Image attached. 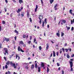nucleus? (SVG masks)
<instances>
[{"instance_id": "1", "label": "nucleus", "mask_w": 74, "mask_h": 74, "mask_svg": "<svg viewBox=\"0 0 74 74\" xmlns=\"http://www.w3.org/2000/svg\"><path fill=\"white\" fill-rule=\"evenodd\" d=\"M39 17H38V18H39L40 20L39 23L40 24H41L42 21V19H43V17H42V16L41 15H39Z\"/></svg>"}, {"instance_id": "2", "label": "nucleus", "mask_w": 74, "mask_h": 74, "mask_svg": "<svg viewBox=\"0 0 74 74\" xmlns=\"http://www.w3.org/2000/svg\"><path fill=\"white\" fill-rule=\"evenodd\" d=\"M69 62L70 65V67L71 68V71H73V69L72 67L73 66V62L69 61Z\"/></svg>"}, {"instance_id": "3", "label": "nucleus", "mask_w": 74, "mask_h": 74, "mask_svg": "<svg viewBox=\"0 0 74 74\" xmlns=\"http://www.w3.org/2000/svg\"><path fill=\"white\" fill-rule=\"evenodd\" d=\"M19 45H23V47H26V44H24V43H23V42L22 41V40L20 41L19 42Z\"/></svg>"}, {"instance_id": "4", "label": "nucleus", "mask_w": 74, "mask_h": 74, "mask_svg": "<svg viewBox=\"0 0 74 74\" xmlns=\"http://www.w3.org/2000/svg\"><path fill=\"white\" fill-rule=\"evenodd\" d=\"M3 50L5 51V53H4V55H6V53H8V49L6 48H4L3 49Z\"/></svg>"}, {"instance_id": "5", "label": "nucleus", "mask_w": 74, "mask_h": 74, "mask_svg": "<svg viewBox=\"0 0 74 74\" xmlns=\"http://www.w3.org/2000/svg\"><path fill=\"white\" fill-rule=\"evenodd\" d=\"M4 41H6V42H8V41H9V40H10L9 38H7L5 37L3 39Z\"/></svg>"}, {"instance_id": "6", "label": "nucleus", "mask_w": 74, "mask_h": 74, "mask_svg": "<svg viewBox=\"0 0 74 74\" xmlns=\"http://www.w3.org/2000/svg\"><path fill=\"white\" fill-rule=\"evenodd\" d=\"M13 66L14 69H16V67H17V66L16 65H15V63H13Z\"/></svg>"}, {"instance_id": "7", "label": "nucleus", "mask_w": 74, "mask_h": 74, "mask_svg": "<svg viewBox=\"0 0 74 74\" xmlns=\"http://www.w3.org/2000/svg\"><path fill=\"white\" fill-rule=\"evenodd\" d=\"M21 11L22 10H21V9H20V8H19L18 9V10L16 11V12L17 13H19V12H21Z\"/></svg>"}, {"instance_id": "8", "label": "nucleus", "mask_w": 74, "mask_h": 74, "mask_svg": "<svg viewBox=\"0 0 74 74\" xmlns=\"http://www.w3.org/2000/svg\"><path fill=\"white\" fill-rule=\"evenodd\" d=\"M18 58V60H19L20 59V57H19V56H18V54H16V59H17V58Z\"/></svg>"}, {"instance_id": "9", "label": "nucleus", "mask_w": 74, "mask_h": 74, "mask_svg": "<svg viewBox=\"0 0 74 74\" xmlns=\"http://www.w3.org/2000/svg\"><path fill=\"white\" fill-rule=\"evenodd\" d=\"M18 1L20 4H22V3H23V0H19Z\"/></svg>"}, {"instance_id": "10", "label": "nucleus", "mask_w": 74, "mask_h": 74, "mask_svg": "<svg viewBox=\"0 0 74 74\" xmlns=\"http://www.w3.org/2000/svg\"><path fill=\"white\" fill-rule=\"evenodd\" d=\"M34 67V64H32L31 66V69L32 70V69H33Z\"/></svg>"}, {"instance_id": "11", "label": "nucleus", "mask_w": 74, "mask_h": 74, "mask_svg": "<svg viewBox=\"0 0 74 74\" xmlns=\"http://www.w3.org/2000/svg\"><path fill=\"white\" fill-rule=\"evenodd\" d=\"M22 49H21V47H20V46H18V51H21V50Z\"/></svg>"}, {"instance_id": "12", "label": "nucleus", "mask_w": 74, "mask_h": 74, "mask_svg": "<svg viewBox=\"0 0 74 74\" xmlns=\"http://www.w3.org/2000/svg\"><path fill=\"white\" fill-rule=\"evenodd\" d=\"M49 44L47 43L46 45L47 47H46V48L47 49V50H48V48H49Z\"/></svg>"}, {"instance_id": "13", "label": "nucleus", "mask_w": 74, "mask_h": 74, "mask_svg": "<svg viewBox=\"0 0 74 74\" xmlns=\"http://www.w3.org/2000/svg\"><path fill=\"white\" fill-rule=\"evenodd\" d=\"M61 21L63 23H66V21L64 20H61Z\"/></svg>"}, {"instance_id": "14", "label": "nucleus", "mask_w": 74, "mask_h": 74, "mask_svg": "<svg viewBox=\"0 0 74 74\" xmlns=\"http://www.w3.org/2000/svg\"><path fill=\"white\" fill-rule=\"evenodd\" d=\"M6 64L7 65H8V66H9V65L10 64V61H8L7 63H6Z\"/></svg>"}, {"instance_id": "15", "label": "nucleus", "mask_w": 74, "mask_h": 74, "mask_svg": "<svg viewBox=\"0 0 74 74\" xmlns=\"http://www.w3.org/2000/svg\"><path fill=\"white\" fill-rule=\"evenodd\" d=\"M27 17L28 18L29 17V16H30V14H29V12H27Z\"/></svg>"}, {"instance_id": "16", "label": "nucleus", "mask_w": 74, "mask_h": 74, "mask_svg": "<svg viewBox=\"0 0 74 74\" xmlns=\"http://www.w3.org/2000/svg\"><path fill=\"white\" fill-rule=\"evenodd\" d=\"M49 1L50 4H52L53 3V1H54V0H49Z\"/></svg>"}, {"instance_id": "17", "label": "nucleus", "mask_w": 74, "mask_h": 74, "mask_svg": "<svg viewBox=\"0 0 74 74\" xmlns=\"http://www.w3.org/2000/svg\"><path fill=\"white\" fill-rule=\"evenodd\" d=\"M37 67H38V66L37 65V63H36L35 64V69H37Z\"/></svg>"}, {"instance_id": "18", "label": "nucleus", "mask_w": 74, "mask_h": 74, "mask_svg": "<svg viewBox=\"0 0 74 74\" xmlns=\"http://www.w3.org/2000/svg\"><path fill=\"white\" fill-rule=\"evenodd\" d=\"M14 32L16 33L17 34H19V32L16 29L14 30Z\"/></svg>"}, {"instance_id": "19", "label": "nucleus", "mask_w": 74, "mask_h": 74, "mask_svg": "<svg viewBox=\"0 0 74 74\" xmlns=\"http://www.w3.org/2000/svg\"><path fill=\"white\" fill-rule=\"evenodd\" d=\"M53 57H55V56H56V55L55 54V51H53Z\"/></svg>"}, {"instance_id": "20", "label": "nucleus", "mask_w": 74, "mask_h": 74, "mask_svg": "<svg viewBox=\"0 0 74 74\" xmlns=\"http://www.w3.org/2000/svg\"><path fill=\"white\" fill-rule=\"evenodd\" d=\"M10 64L11 66H13V65L14 64H13V63H12V62H10Z\"/></svg>"}, {"instance_id": "21", "label": "nucleus", "mask_w": 74, "mask_h": 74, "mask_svg": "<svg viewBox=\"0 0 74 74\" xmlns=\"http://www.w3.org/2000/svg\"><path fill=\"white\" fill-rule=\"evenodd\" d=\"M42 63L41 64V66H42L43 67H44V63L43 62H42Z\"/></svg>"}, {"instance_id": "22", "label": "nucleus", "mask_w": 74, "mask_h": 74, "mask_svg": "<svg viewBox=\"0 0 74 74\" xmlns=\"http://www.w3.org/2000/svg\"><path fill=\"white\" fill-rule=\"evenodd\" d=\"M12 56H13L14 55H15V52L14 51H13L12 53Z\"/></svg>"}, {"instance_id": "23", "label": "nucleus", "mask_w": 74, "mask_h": 74, "mask_svg": "<svg viewBox=\"0 0 74 74\" xmlns=\"http://www.w3.org/2000/svg\"><path fill=\"white\" fill-rule=\"evenodd\" d=\"M56 35L57 36H58V37H59L60 36V33H57Z\"/></svg>"}, {"instance_id": "24", "label": "nucleus", "mask_w": 74, "mask_h": 74, "mask_svg": "<svg viewBox=\"0 0 74 74\" xmlns=\"http://www.w3.org/2000/svg\"><path fill=\"white\" fill-rule=\"evenodd\" d=\"M42 26L43 27H44V21H42Z\"/></svg>"}, {"instance_id": "25", "label": "nucleus", "mask_w": 74, "mask_h": 74, "mask_svg": "<svg viewBox=\"0 0 74 74\" xmlns=\"http://www.w3.org/2000/svg\"><path fill=\"white\" fill-rule=\"evenodd\" d=\"M72 11H73V10H72L71 9L70 10H69V12L70 14H73V13H72Z\"/></svg>"}, {"instance_id": "26", "label": "nucleus", "mask_w": 74, "mask_h": 74, "mask_svg": "<svg viewBox=\"0 0 74 74\" xmlns=\"http://www.w3.org/2000/svg\"><path fill=\"white\" fill-rule=\"evenodd\" d=\"M64 33L63 32H61V37H63V36H64Z\"/></svg>"}, {"instance_id": "27", "label": "nucleus", "mask_w": 74, "mask_h": 74, "mask_svg": "<svg viewBox=\"0 0 74 74\" xmlns=\"http://www.w3.org/2000/svg\"><path fill=\"white\" fill-rule=\"evenodd\" d=\"M21 15V16H24V12H23V13H22Z\"/></svg>"}, {"instance_id": "28", "label": "nucleus", "mask_w": 74, "mask_h": 74, "mask_svg": "<svg viewBox=\"0 0 74 74\" xmlns=\"http://www.w3.org/2000/svg\"><path fill=\"white\" fill-rule=\"evenodd\" d=\"M65 50L66 52H67L69 50V49H65Z\"/></svg>"}, {"instance_id": "29", "label": "nucleus", "mask_w": 74, "mask_h": 74, "mask_svg": "<svg viewBox=\"0 0 74 74\" xmlns=\"http://www.w3.org/2000/svg\"><path fill=\"white\" fill-rule=\"evenodd\" d=\"M40 70H41V69L40 68V67H38V72H40Z\"/></svg>"}, {"instance_id": "30", "label": "nucleus", "mask_w": 74, "mask_h": 74, "mask_svg": "<svg viewBox=\"0 0 74 74\" xmlns=\"http://www.w3.org/2000/svg\"><path fill=\"white\" fill-rule=\"evenodd\" d=\"M47 73H48L49 72V68H48V67H47Z\"/></svg>"}, {"instance_id": "31", "label": "nucleus", "mask_w": 74, "mask_h": 74, "mask_svg": "<svg viewBox=\"0 0 74 74\" xmlns=\"http://www.w3.org/2000/svg\"><path fill=\"white\" fill-rule=\"evenodd\" d=\"M23 38H26V36L25 34H23Z\"/></svg>"}, {"instance_id": "32", "label": "nucleus", "mask_w": 74, "mask_h": 74, "mask_svg": "<svg viewBox=\"0 0 74 74\" xmlns=\"http://www.w3.org/2000/svg\"><path fill=\"white\" fill-rule=\"evenodd\" d=\"M52 53H51V55H50V57L49 58H48V59H51V57H52Z\"/></svg>"}, {"instance_id": "33", "label": "nucleus", "mask_w": 74, "mask_h": 74, "mask_svg": "<svg viewBox=\"0 0 74 74\" xmlns=\"http://www.w3.org/2000/svg\"><path fill=\"white\" fill-rule=\"evenodd\" d=\"M39 50L40 51H41V50L42 49V47H41V46H39Z\"/></svg>"}, {"instance_id": "34", "label": "nucleus", "mask_w": 74, "mask_h": 74, "mask_svg": "<svg viewBox=\"0 0 74 74\" xmlns=\"http://www.w3.org/2000/svg\"><path fill=\"white\" fill-rule=\"evenodd\" d=\"M5 68L6 69H8V66H7V65L6 64L5 66Z\"/></svg>"}, {"instance_id": "35", "label": "nucleus", "mask_w": 74, "mask_h": 74, "mask_svg": "<svg viewBox=\"0 0 74 74\" xmlns=\"http://www.w3.org/2000/svg\"><path fill=\"white\" fill-rule=\"evenodd\" d=\"M66 56L67 57V58H68V59H69V58H70V56H69V54H67Z\"/></svg>"}, {"instance_id": "36", "label": "nucleus", "mask_w": 74, "mask_h": 74, "mask_svg": "<svg viewBox=\"0 0 74 74\" xmlns=\"http://www.w3.org/2000/svg\"><path fill=\"white\" fill-rule=\"evenodd\" d=\"M2 48V44L1 43H0V49Z\"/></svg>"}, {"instance_id": "37", "label": "nucleus", "mask_w": 74, "mask_h": 74, "mask_svg": "<svg viewBox=\"0 0 74 74\" xmlns=\"http://www.w3.org/2000/svg\"><path fill=\"white\" fill-rule=\"evenodd\" d=\"M28 66H25V69H29V68L28 67Z\"/></svg>"}, {"instance_id": "38", "label": "nucleus", "mask_w": 74, "mask_h": 74, "mask_svg": "<svg viewBox=\"0 0 74 74\" xmlns=\"http://www.w3.org/2000/svg\"><path fill=\"white\" fill-rule=\"evenodd\" d=\"M2 23L4 25L5 24V22L4 21H2Z\"/></svg>"}, {"instance_id": "39", "label": "nucleus", "mask_w": 74, "mask_h": 74, "mask_svg": "<svg viewBox=\"0 0 74 74\" xmlns=\"http://www.w3.org/2000/svg\"><path fill=\"white\" fill-rule=\"evenodd\" d=\"M62 51H63V52H65V51L64 50V49L62 48Z\"/></svg>"}, {"instance_id": "40", "label": "nucleus", "mask_w": 74, "mask_h": 74, "mask_svg": "<svg viewBox=\"0 0 74 74\" xmlns=\"http://www.w3.org/2000/svg\"><path fill=\"white\" fill-rule=\"evenodd\" d=\"M71 31H73L74 30V27H72L71 29Z\"/></svg>"}, {"instance_id": "41", "label": "nucleus", "mask_w": 74, "mask_h": 74, "mask_svg": "<svg viewBox=\"0 0 74 74\" xmlns=\"http://www.w3.org/2000/svg\"><path fill=\"white\" fill-rule=\"evenodd\" d=\"M28 44H31V41L30 40L28 42Z\"/></svg>"}, {"instance_id": "42", "label": "nucleus", "mask_w": 74, "mask_h": 74, "mask_svg": "<svg viewBox=\"0 0 74 74\" xmlns=\"http://www.w3.org/2000/svg\"><path fill=\"white\" fill-rule=\"evenodd\" d=\"M29 19L30 20V22H32V18H29Z\"/></svg>"}, {"instance_id": "43", "label": "nucleus", "mask_w": 74, "mask_h": 74, "mask_svg": "<svg viewBox=\"0 0 74 74\" xmlns=\"http://www.w3.org/2000/svg\"><path fill=\"white\" fill-rule=\"evenodd\" d=\"M56 55H57V56H58L59 55H58V54H59V52H58V51H57L56 52Z\"/></svg>"}, {"instance_id": "44", "label": "nucleus", "mask_w": 74, "mask_h": 74, "mask_svg": "<svg viewBox=\"0 0 74 74\" xmlns=\"http://www.w3.org/2000/svg\"><path fill=\"white\" fill-rule=\"evenodd\" d=\"M44 22H45V23L47 22V18H45V19Z\"/></svg>"}, {"instance_id": "45", "label": "nucleus", "mask_w": 74, "mask_h": 74, "mask_svg": "<svg viewBox=\"0 0 74 74\" xmlns=\"http://www.w3.org/2000/svg\"><path fill=\"white\" fill-rule=\"evenodd\" d=\"M58 5V4H56V5L54 6V8H56Z\"/></svg>"}, {"instance_id": "46", "label": "nucleus", "mask_w": 74, "mask_h": 74, "mask_svg": "<svg viewBox=\"0 0 74 74\" xmlns=\"http://www.w3.org/2000/svg\"><path fill=\"white\" fill-rule=\"evenodd\" d=\"M24 64H25V66H28V64H27V63H24Z\"/></svg>"}, {"instance_id": "47", "label": "nucleus", "mask_w": 74, "mask_h": 74, "mask_svg": "<svg viewBox=\"0 0 74 74\" xmlns=\"http://www.w3.org/2000/svg\"><path fill=\"white\" fill-rule=\"evenodd\" d=\"M38 6L37 5H36V8L37 9H38Z\"/></svg>"}, {"instance_id": "48", "label": "nucleus", "mask_w": 74, "mask_h": 74, "mask_svg": "<svg viewBox=\"0 0 74 74\" xmlns=\"http://www.w3.org/2000/svg\"><path fill=\"white\" fill-rule=\"evenodd\" d=\"M36 41V38H35L34 39V42H35Z\"/></svg>"}, {"instance_id": "49", "label": "nucleus", "mask_w": 74, "mask_h": 74, "mask_svg": "<svg viewBox=\"0 0 74 74\" xmlns=\"http://www.w3.org/2000/svg\"><path fill=\"white\" fill-rule=\"evenodd\" d=\"M3 58L4 59L6 60V61H7V59L6 58V57H4Z\"/></svg>"}, {"instance_id": "50", "label": "nucleus", "mask_w": 74, "mask_h": 74, "mask_svg": "<svg viewBox=\"0 0 74 74\" xmlns=\"http://www.w3.org/2000/svg\"><path fill=\"white\" fill-rule=\"evenodd\" d=\"M70 27H67V30H70Z\"/></svg>"}, {"instance_id": "51", "label": "nucleus", "mask_w": 74, "mask_h": 74, "mask_svg": "<svg viewBox=\"0 0 74 74\" xmlns=\"http://www.w3.org/2000/svg\"><path fill=\"white\" fill-rule=\"evenodd\" d=\"M41 2L42 3V4H43V1H42V0H40Z\"/></svg>"}, {"instance_id": "52", "label": "nucleus", "mask_w": 74, "mask_h": 74, "mask_svg": "<svg viewBox=\"0 0 74 74\" xmlns=\"http://www.w3.org/2000/svg\"><path fill=\"white\" fill-rule=\"evenodd\" d=\"M37 9H36V8L35 9V12H37Z\"/></svg>"}, {"instance_id": "53", "label": "nucleus", "mask_w": 74, "mask_h": 74, "mask_svg": "<svg viewBox=\"0 0 74 74\" xmlns=\"http://www.w3.org/2000/svg\"><path fill=\"white\" fill-rule=\"evenodd\" d=\"M8 74H11V72H10V71H8Z\"/></svg>"}, {"instance_id": "54", "label": "nucleus", "mask_w": 74, "mask_h": 74, "mask_svg": "<svg viewBox=\"0 0 74 74\" xmlns=\"http://www.w3.org/2000/svg\"><path fill=\"white\" fill-rule=\"evenodd\" d=\"M57 64L58 66H60V65L59 64V63L58 62Z\"/></svg>"}, {"instance_id": "55", "label": "nucleus", "mask_w": 74, "mask_h": 74, "mask_svg": "<svg viewBox=\"0 0 74 74\" xmlns=\"http://www.w3.org/2000/svg\"><path fill=\"white\" fill-rule=\"evenodd\" d=\"M71 24H73V20H71Z\"/></svg>"}, {"instance_id": "56", "label": "nucleus", "mask_w": 74, "mask_h": 74, "mask_svg": "<svg viewBox=\"0 0 74 74\" xmlns=\"http://www.w3.org/2000/svg\"><path fill=\"white\" fill-rule=\"evenodd\" d=\"M74 54H73V55L72 56H71V58H73L74 57Z\"/></svg>"}, {"instance_id": "57", "label": "nucleus", "mask_w": 74, "mask_h": 74, "mask_svg": "<svg viewBox=\"0 0 74 74\" xmlns=\"http://www.w3.org/2000/svg\"><path fill=\"white\" fill-rule=\"evenodd\" d=\"M4 10L5 12H7V8H5Z\"/></svg>"}, {"instance_id": "58", "label": "nucleus", "mask_w": 74, "mask_h": 74, "mask_svg": "<svg viewBox=\"0 0 74 74\" xmlns=\"http://www.w3.org/2000/svg\"><path fill=\"white\" fill-rule=\"evenodd\" d=\"M14 40H15L16 41V36H15L14 37Z\"/></svg>"}, {"instance_id": "59", "label": "nucleus", "mask_w": 74, "mask_h": 74, "mask_svg": "<svg viewBox=\"0 0 74 74\" xmlns=\"http://www.w3.org/2000/svg\"><path fill=\"white\" fill-rule=\"evenodd\" d=\"M1 31V26L0 25V32Z\"/></svg>"}, {"instance_id": "60", "label": "nucleus", "mask_w": 74, "mask_h": 74, "mask_svg": "<svg viewBox=\"0 0 74 74\" xmlns=\"http://www.w3.org/2000/svg\"><path fill=\"white\" fill-rule=\"evenodd\" d=\"M64 71H63V70L62 71V74H64Z\"/></svg>"}, {"instance_id": "61", "label": "nucleus", "mask_w": 74, "mask_h": 74, "mask_svg": "<svg viewBox=\"0 0 74 74\" xmlns=\"http://www.w3.org/2000/svg\"><path fill=\"white\" fill-rule=\"evenodd\" d=\"M10 17H11V18H12V13H11L10 14Z\"/></svg>"}, {"instance_id": "62", "label": "nucleus", "mask_w": 74, "mask_h": 74, "mask_svg": "<svg viewBox=\"0 0 74 74\" xmlns=\"http://www.w3.org/2000/svg\"><path fill=\"white\" fill-rule=\"evenodd\" d=\"M20 51H21V52H24V51H23V50H22V49H21V50Z\"/></svg>"}, {"instance_id": "63", "label": "nucleus", "mask_w": 74, "mask_h": 74, "mask_svg": "<svg viewBox=\"0 0 74 74\" xmlns=\"http://www.w3.org/2000/svg\"><path fill=\"white\" fill-rule=\"evenodd\" d=\"M14 27L15 28V27H16V24H14Z\"/></svg>"}, {"instance_id": "64", "label": "nucleus", "mask_w": 74, "mask_h": 74, "mask_svg": "<svg viewBox=\"0 0 74 74\" xmlns=\"http://www.w3.org/2000/svg\"><path fill=\"white\" fill-rule=\"evenodd\" d=\"M55 8V10H58V8Z\"/></svg>"}]
</instances>
